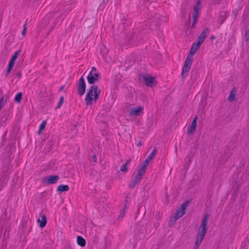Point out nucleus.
Wrapping results in <instances>:
<instances>
[{"label":"nucleus","instance_id":"9d476101","mask_svg":"<svg viewBox=\"0 0 249 249\" xmlns=\"http://www.w3.org/2000/svg\"><path fill=\"white\" fill-rule=\"evenodd\" d=\"M197 119V116H195L193 119L190 126L188 128L187 133L189 135H190L192 133H194L195 132L196 127V122Z\"/></svg>","mask_w":249,"mask_h":249},{"label":"nucleus","instance_id":"7ed1b4c3","mask_svg":"<svg viewBox=\"0 0 249 249\" xmlns=\"http://www.w3.org/2000/svg\"><path fill=\"white\" fill-rule=\"evenodd\" d=\"M145 39L142 32L139 31L136 35L134 30L132 29L126 34L123 43L127 46H133L141 40H145Z\"/></svg>","mask_w":249,"mask_h":249},{"label":"nucleus","instance_id":"0eeeda50","mask_svg":"<svg viewBox=\"0 0 249 249\" xmlns=\"http://www.w3.org/2000/svg\"><path fill=\"white\" fill-rule=\"evenodd\" d=\"M78 94L81 96L83 95L86 91V85L84 78V75L80 77L76 84Z\"/></svg>","mask_w":249,"mask_h":249},{"label":"nucleus","instance_id":"39448f33","mask_svg":"<svg viewBox=\"0 0 249 249\" xmlns=\"http://www.w3.org/2000/svg\"><path fill=\"white\" fill-rule=\"evenodd\" d=\"M10 174L9 167L7 165L3 166L0 174V190L8 183Z\"/></svg>","mask_w":249,"mask_h":249},{"label":"nucleus","instance_id":"e433bc0d","mask_svg":"<svg viewBox=\"0 0 249 249\" xmlns=\"http://www.w3.org/2000/svg\"><path fill=\"white\" fill-rule=\"evenodd\" d=\"M135 144L138 146H141L143 145V142L141 141H137L135 140Z\"/></svg>","mask_w":249,"mask_h":249},{"label":"nucleus","instance_id":"09e8293b","mask_svg":"<svg viewBox=\"0 0 249 249\" xmlns=\"http://www.w3.org/2000/svg\"><path fill=\"white\" fill-rule=\"evenodd\" d=\"M164 21H166V20L165 19L166 18L165 17H164Z\"/></svg>","mask_w":249,"mask_h":249},{"label":"nucleus","instance_id":"79ce46f5","mask_svg":"<svg viewBox=\"0 0 249 249\" xmlns=\"http://www.w3.org/2000/svg\"><path fill=\"white\" fill-rule=\"evenodd\" d=\"M181 10V14L182 15V16H183L184 18L186 17V12L185 11H183V10Z\"/></svg>","mask_w":249,"mask_h":249},{"label":"nucleus","instance_id":"c9c22d12","mask_svg":"<svg viewBox=\"0 0 249 249\" xmlns=\"http://www.w3.org/2000/svg\"><path fill=\"white\" fill-rule=\"evenodd\" d=\"M27 23H25L23 25V29L21 32L22 35L24 36L26 34V31H27Z\"/></svg>","mask_w":249,"mask_h":249},{"label":"nucleus","instance_id":"a18cd8bd","mask_svg":"<svg viewBox=\"0 0 249 249\" xmlns=\"http://www.w3.org/2000/svg\"><path fill=\"white\" fill-rule=\"evenodd\" d=\"M214 38H215V37H214L213 36H211V39Z\"/></svg>","mask_w":249,"mask_h":249},{"label":"nucleus","instance_id":"49530a36","mask_svg":"<svg viewBox=\"0 0 249 249\" xmlns=\"http://www.w3.org/2000/svg\"><path fill=\"white\" fill-rule=\"evenodd\" d=\"M18 76H19V77H21V73H18Z\"/></svg>","mask_w":249,"mask_h":249},{"label":"nucleus","instance_id":"6ab92c4d","mask_svg":"<svg viewBox=\"0 0 249 249\" xmlns=\"http://www.w3.org/2000/svg\"><path fill=\"white\" fill-rule=\"evenodd\" d=\"M77 243L78 245L82 247H85L86 244L85 239L80 235L77 237Z\"/></svg>","mask_w":249,"mask_h":249},{"label":"nucleus","instance_id":"473e14b6","mask_svg":"<svg viewBox=\"0 0 249 249\" xmlns=\"http://www.w3.org/2000/svg\"><path fill=\"white\" fill-rule=\"evenodd\" d=\"M192 16H193V22H192V25L190 26V27L191 28H194V27L195 26L196 23V22L198 20V16H194V15H192Z\"/></svg>","mask_w":249,"mask_h":249},{"label":"nucleus","instance_id":"f704fd0d","mask_svg":"<svg viewBox=\"0 0 249 249\" xmlns=\"http://www.w3.org/2000/svg\"><path fill=\"white\" fill-rule=\"evenodd\" d=\"M173 218H174L173 219H171L169 221V227H171L173 225H174L175 224V223H176V221L178 220V219H176L175 217H173Z\"/></svg>","mask_w":249,"mask_h":249},{"label":"nucleus","instance_id":"b1692460","mask_svg":"<svg viewBox=\"0 0 249 249\" xmlns=\"http://www.w3.org/2000/svg\"><path fill=\"white\" fill-rule=\"evenodd\" d=\"M185 213L184 212L182 211L180 209H178L174 216V217H175L176 219H178V218L181 217Z\"/></svg>","mask_w":249,"mask_h":249},{"label":"nucleus","instance_id":"8fccbe9b","mask_svg":"<svg viewBox=\"0 0 249 249\" xmlns=\"http://www.w3.org/2000/svg\"><path fill=\"white\" fill-rule=\"evenodd\" d=\"M158 219H160V216H158Z\"/></svg>","mask_w":249,"mask_h":249},{"label":"nucleus","instance_id":"ea45409f","mask_svg":"<svg viewBox=\"0 0 249 249\" xmlns=\"http://www.w3.org/2000/svg\"><path fill=\"white\" fill-rule=\"evenodd\" d=\"M92 160L95 163L97 162V158L95 155H93L92 156Z\"/></svg>","mask_w":249,"mask_h":249},{"label":"nucleus","instance_id":"cd10ccee","mask_svg":"<svg viewBox=\"0 0 249 249\" xmlns=\"http://www.w3.org/2000/svg\"><path fill=\"white\" fill-rule=\"evenodd\" d=\"M22 96V93L21 92H18L15 97V101L17 103H20L21 101Z\"/></svg>","mask_w":249,"mask_h":249},{"label":"nucleus","instance_id":"2eb2a0df","mask_svg":"<svg viewBox=\"0 0 249 249\" xmlns=\"http://www.w3.org/2000/svg\"><path fill=\"white\" fill-rule=\"evenodd\" d=\"M142 178L136 176L134 178L131 179V181L129 184V187L131 189H133L134 187L140 182Z\"/></svg>","mask_w":249,"mask_h":249},{"label":"nucleus","instance_id":"37998d69","mask_svg":"<svg viewBox=\"0 0 249 249\" xmlns=\"http://www.w3.org/2000/svg\"><path fill=\"white\" fill-rule=\"evenodd\" d=\"M64 88H65V86L64 85L61 86L60 89H59V91H62L64 89Z\"/></svg>","mask_w":249,"mask_h":249},{"label":"nucleus","instance_id":"a19ab883","mask_svg":"<svg viewBox=\"0 0 249 249\" xmlns=\"http://www.w3.org/2000/svg\"><path fill=\"white\" fill-rule=\"evenodd\" d=\"M192 76L195 75V78H196V76H197V73H196V71H194V70H192Z\"/></svg>","mask_w":249,"mask_h":249},{"label":"nucleus","instance_id":"bb28decb","mask_svg":"<svg viewBox=\"0 0 249 249\" xmlns=\"http://www.w3.org/2000/svg\"><path fill=\"white\" fill-rule=\"evenodd\" d=\"M210 33L209 28H206L200 34L199 36L204 38L205 39L207 37L208 34Z\"/></svg>","mask_w":249,"mask_h":249},{"label":"nucleus","instance_id":"20e7f679","mask_svg":"<svg viewBox=\"0 0 249 249\" xmlns=\"http://www.w3.org/2000/svg\"><path fill=\"white\" fill-rule=\"evenodd\" d=\"M209 214H206L202 219L201 224L199 228L198 233L196 235V240L195 242V247L197 249L203 240L207 231V222L209 219Z\"/></svg>","mask_w":249,"mask_h":249},{"label":"nucleus","instance_id":"4468645a","mask_svg":"<svg viewBox=\"0 0 249 249\" xmlns=\"http://www.w3.org/2000/svg\"><path fill=\"white\" fill-rule=\"evenodd\" d=\"M120 24H121L124 28H125L130 26V19L128 18L127 16H122L120 20Z\"/></svg>","mask_w":249,"mask_h":249},{"label":"nucleus","instance_id":"58836bf2","mask_svg":"<svg viewBox=\"0 0 249 249\" xmlns=\"http://www.w3.org/2000/svg\"><path fill=\"white\" fill-rule=\"evenodd\" d=\"M6 230H5V233L4 234V239H5V235H6ZM7 245V244H6V242L5 241V239H3V241H2V246H6Z\"/></svg>","mask_w":249,"mask_h":249},{"label":"nucleus","instance_id":"4be33fe9","mask_svg":"<svg viewBox=\"0 0 249 249\" xmlns=\"http://www.w3.org/2000/svg\"><path fill=\"white\" fill-rule=\"evenodd\" d=\"M126 209H127V207L126 206V204H125L124 205L123 208L120 210V214L118 215L117 217L118 220H121L124 217L125 214V210Z\"/></svg>","mask_w":249,"mask_h":249},{"label":"nucleus","instance_id":"393cba45","mask_svg":"<svg viewBox=\"0 0 249 249\" xmlns=\"http://www.w3.org/2000/svg\"><path fill=\"white\" fill-rule=\"evenodd\" d=\"M20 52V50H18L16 52H15L14 54L11 57L10 61L15 63V61L17 60L18 56L19 55Z\"/></svg>","mask_w":249,"mask_h":249},{"label":"nucleus","instance_id":"c85d7f7f","mask_svg":"<svg viewBox=\"0 0 249 249\" xmlns=\"http://www.w3.org/2000/svg\"><path fill=\"white\" fill-rule=\"evenodd\" d=\"M14 64H15V63L9 61V64L7 67L6 74H9L11 71L14 66Z\"/></svg>","mask_w":249,"mask_h":249},{"label":"nucleus","instance_id":"c03bdc74","mask_svg":"<svg viewBox=\"0 0 249 249\" xmlns=\"http://www.w3.org/2000/svg\"><path fill=\"white\" fill-rule=\"evenodd\" d=\"M143 0V2H148L149 1V0Z\"/></svg>","mask_w":249,"mask_h":249},{"label":"nucleus","instance_id":"5701e85b","mask_svg":"<svg viewBox=\"0 0 249 249\" xmlns=\"http://www.w3.org/2000/svg\"><path fill=\"white\" fill-rule=\"evenodd\" d=\"M130 159H128L125 163H123L120 167V170L123 172H126L127 171V165L130 162Z\"/></svg>","mask_w":249,"mask_h":249},{"label":"nucleus","instance_id":"412c9836","mask_svg":"<svg viewBox=\"0 0 249 249\" xmlns=\"http://www.w3.org/2000/svg\"><path fill=\"white\" fill-rule=\"evenodd\" d=\"M69 189L68 185L61 184L57 187V191L60 192H67L69 190Z\"/></svg>","mask_w":249,"mask_h":249},{"label":"nucleus","instance_id":"aec40b11","mask_svg":"<svg viewBox=\"0 0 249 249\" xmlns=\"http://www.w3.org/2000/svg\"><path fill=\"white\" fill-rule=\"evenodd\" d=\"M240 183L236 180H235L233 185H232V189L233 190V195H236L237 194V192L238 191V190H239V189L240 188Z\"/></svg>","mask_w":249,"mask_h":249},{"label":"nucleus","instance_id":"a878e982","mask_svg":"<svg viewBox=\"0 0 249 249\" xmlns=\"http://www.w3.org/2000/svg\"><path fill=\"white\" fill-rule=\"evenodd\" d=\"M46 124H47V120H44L40 124L39 129L38 130V133L39 134H41L42 131L45 129V128L46 126Z\"/></svg>","mask_w":249,"mask_h":249},{"label":"nucleus","instance_id":"1a4fd4ad","mask_svg":"<svg viewBox=\"0 0 249 249\" xmlns=\"http://www.w3.org/2000/svg\"><path fill=\"white\" fill-rule=\"evenodd\" d=\"M59 179L58 175L47 176L42 179V182L46 184H56Z\"/></svg>","mask_w":249,"mask_h":249},{"label":"nucleus","instance_id":"9b49d317","mask_svg":"<svg viewBox=\"0 0 249 249\" xmlns=\"http://www.w3.org/2000/svg\"><path fill=\"white\" fill-rule=\"evenodd\" d=\"M40 228H44L47 224V218L45 214L40 213L39 214V217L37 220Z\"/></svg>","mask_w":249,"mask_h":249},{"label":"nucleus","instance_id":"7c9ffc66","mask_svg":"<svg viewBox=\"0 0 249 249\" xmlns=\"http://www.w3.org/2000/svg\"><path fill=\"white\" fill-rule=\"evenodd\" d=\"M188 204H189V201H186V202H185L184 203H183L180 206L179 209H180L182 211H183L184 212V213H185V211H186V208L188 206Z\"/></svg>","mask_w":249,"mask_h":249},{"label":"nucleus","instance_id":"2f4dec72","mask_svg":"<svg viewBox=\"0 0 249 249\" xmlns=\"http://www.w3.org/2000/svg\"><path fill=\"white\" fill-rule=\"evenodd\" d=\"M205 40V39L203 38L202 37L200 36H199L196 39V42H195L196 44L200 46L201 44L204 42Z\"/></svg>","mask_w":249,"mask_h":249},{"label":"nucleus","instance_id":"3c124183","mask_svg":"<svg viewBox=\"0 0 249 249\" xmlns=\"http://www.w3.org/2000/svg\"><path fill=\"white\" fill-rule=\"evenodd\" d=\"M158 219H160V216H158Z\"/></svg>","mask_w":249,"mask_h":249},{"label":"nucleus","instance_id":"c756f323","mask_svg":"<svg viewBox=\"0 0 249 249\" xmlns=\"http://www.w3.org/2000/svg\"><path fill=\"white\" fill-rule=\"evenodd\" d=\"M235 93L233 92V90L231 91L230 94L228 98V100L230 102H232L235 100Z\"/></svg>","mask_w":249,"mask_h":249},{"label":"nucleus","instance_id":"f257e3e1","mask_svg":"<svg viewBox=\"0 0 249 249\" xmlns=\"http://www.w3.org/2000/svg\"><path fill=\"white\" fill-rule=\"evenodd\" d=\"M100 76V73L91 72L89 73L87 77L88 83L92 85L88 89L85 98V102L87 106L92 105V102H96L99 98L101 90L98 88V86L95 85L94 84L98 82Z\"/></svg>","mask_w":249,"mask_h":249},{"label":"nucleus","instance_id":"f8f14e48","mask_svg":"<svg viewBox=\"0 0 249 249\" xmlns=\"http://www.w3.org/2000/svg\"><path fill=\"white\" fill-rule=\"evenodd\" d=\"M147 165L142 163L139 167L136 176L142 178V176L144 175L147 169Z\"/></svg>","mask_w":249,"mask_h":249},{"label":"nucleus","instance_id":"f3484780","mask_svg":"<svg viewBox=\"0 0 249 249\" xmlns=\"http://www.w3.org/2000/svg\"><path fill=\"white\" fill-rule=\"evenodd\" d=\"M142 109V107H133L131 108L130 113L136 116H139Z\"/></svg>","mask_w":249,"mask_h":249},{"label":"nucleus","instance_id":"423d86ee","mask_svg":"<svg viewBox=\"0 0 249 249\" xmlns=\"http://www.w3.org/2000/svg\"><path fill=\"white\" fill-rule=\"evenodd\" d=\"M139 79L142 81L146 86L152 87L156 83L155 77L151 76L146 73H142L139 75Z\"/></svg>","mask_w":249,"mask_h":249},{"label":"nucleus","instance_id":"4c0bfd02","mask_svg":"<svg viewBox=\"0 0 249 249\" xmlns=\"http://www.w3.org/2000/svg\"><path fill=\"white\" fill-rule=\"evenodd\" d=\"M92 72V73H99L97 71V69L95 67H92L91 68V69L90 70V71H89V73H91Z\"/></svg>","mask_w":249,"mask_h":249},{"label":"nucleus","instance_id":"6e6552de","mask_svg":"<svg viewBox=\"0 0 249 249\" xmlns=\"http://www.w3.org/2000/svg\"><path fill=\"white\" fill-rule=\"evenodd\" d=\"M236 146V143L234 141L230 142L227 146V149H226L224 154V158L225 161L228 160L231 155V151Z\"/></svg>","mask_w":249,"mask_h":249},{"label":"nucleus","instance_id":"dca6fc26","mask_svg":"<svg viewBox=\"0 0 249 249\" xmlns=\"http://www.w3.org/2000/svg\"><path fill=\"white\" fill-rule=\"evenodd\" d=\"M227 17V13L225 11H221L219 12V15L217 17V20L220 25L223 24V22L225 20Z\"/></svg>","mask_w":249,"mask_h":249},{"label":"nucleus","instance_id":"de8ad7c7","mask_svg":"<svg viewBox=\"0 0 249 249\" xmlns=\"http://www.w3.org/2000/svg\"><path fill=\"white\" fill-rule=\"evenodd\" d=\"M125 202H127V200H126V199H125Z\"/></svg>","mask_w":249,"mask_h":249},{"label":"nucleus","instance_id":"ddd939ff","mask_svg":"<svg viewBox=\"0 0 249 249\" xmlns=\"http://www.w3.org/2000/svg\"><path fill=\"white\" fill-rule=\"evenodd\" d=\"M157 152V149L156 148H155L151 154L147 156L146 160L142 163L148 166L150 160H152L156 155Z\"/></svg>","mask_w":249,"mask_h":249},{"label":"nucleus","instance_id":"a211bd4d","mask_svg":"<svg viewBox=\"0 0 249 249\" xmlns=\"http://www.w3.org/2000/svg\"><path fill=\"white\" fill-rule=\"evenodd\" d=\"M200 1L199 0H198L196 2V4L194 7V11L192 15L198 16L199 13L200 11V7H199L198 5H200Z\"/></svg>","mask_w":249,"mask_h":249},{"label":"nucleus","instance_id":"f03ea898","mask_svg":"<svg viewBox=\"0 0 249 249\" xmlns=\"http://www.w3.org/2000/svg\"><path fill=\"white\" fill-rule=\"evenodd\" d=\"M200 46L194 43L189 51V54L185 61L184 64L183 66L182 72H181V76L182 78H185L188 75V72L189 71L191 67L192 66V62H193V56L194 54H195L196 51L199 48Z\"/></svg>","mask_w":249,"mask_h":249},{"label":"nucleus","instance_id":"72a5a7b5","mask_svg":"<svg viewBox=\"0 0 249 249\" xmlns=\"http://www.w3.org/2000/svg\"><path fill=\"white\" fill-rule=\"evenodd\" d=\"M64 102V97L63 96H61L59 99V101L58 103V104L57 105V107H56V109H58L60 107L62 106V104Z\"/></svg>","mask_w":249,"mask_h":249}]
</instances>
